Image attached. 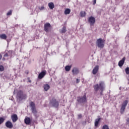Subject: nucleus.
I'll return each mask as SVG.
<instances>
[{
  "label": "nucleus",
  "instance_id": "nucleus-26",
  "mask_svg": "<svg viewBox=\"0 0 129 129\" xmlns=\"http://www.w3.org/2000/svg\"><path fill=\"white\" fill-rule=\"evenodd\" d=\"M4 121H5V118L3 117H0V124H2Z\"/></svg>",
  "mask_w": 129,
  "mask_h": 129
},
{
  "label": "nucleus",
  "instance_id": "nucleus-36",
  "mask_svg": "<svg viewBox=\"0 0 129 129\" xmlns=\"http://www.w3.org/2000/svg\"><path fill=\"white\" fill-rule=\"evenodd\" d=\"M95 4H96V0H94L93 3V5H95Z\"/></svg>",
  "mask_w": 129,
  "mask_h": 129
},
{
  "label": "nucleus",
  "instance_id": "nucleus-4",
  "mask_svg": "<svg viewBox=\"0 0 129 129\" xmlns=\"http://www.w3.org/2000/svg\"><path fill=\"white\" fill-rule=\"evenodd\" d=\"M50 105L53 106V107H58L59 106V102L55 100V98H53L50 101L49 103Z\"/></svg>",
  "mask_w": 129,
  "mask_h": 129
},
{
  "label": "nucleus",
  "instance_id": "nucleus-40",
  "mask_svg": "<svg viewBox=\"0 0 129 129\" xmlns=\"http://www.w3.org/2000/svg\"><path fill=\"white\" fill-rule=\"evenodd\" d=\"M29 82H31V81H29Z\"/></svg>",
  "mask_w": 129,
  "mask_h": 129
},
{
  "label": "nucleus",
  "instance_id": "nucleus-24",
  "mask_svg": "<svg viewBox=\"0 0 129 129\" xmlns=\"http://www.w3.org/2000/svg\"><path fill=\"white\" fill-rule=\"evenodd\" d=\"M86 15V13H85V12H84V11L81 12L80 14V16L82 18H83V17H85Z\"/></svg>",
  "mask_w": 129,
  "mask_h": 129
},
{
  "label": "nucleus",
  "instance_id": "nucleus-29",
  "mask_svg": "<svg viewBox=\"0 0 129 129\" xmlns=\"http://www.w3.org/2000/svg\"><path fill=\"white\" fill-rule=\"evenodd\" d=\"M12 13H13V11L12 10H10L7 13V16H12Z\"/></svg>",
  "mask_w": 129,
  "mask_h": 129
},
{
  "label": "nucleus",
  "instance_id": "nucleus-10",
  "mask_svg": "<svg viewBox=\"0 0 129 129\" xmlns=\"http://www.w3.org/2000/svg\"><path fill=\"white\" fill-rule=\"evenodd\" d=\"M5 125L8 128H12L13 126H14L13 123L11 121H7L5 123Z\"/></svg>",
  "mask_w": 129,
  "mask_h": 129
},
{
  "label": "nucleus",
  "instance_id": "nucleus-12",
  "mask_svg": "<svg viewBox=\"0 0 129 129\" xmlns=\"http://www.w3.org/2000/svg\"><path fill=\"white\" fill-rule=\"evenodd\" d=\"M73 75H77L79 74V69L77 68H74L72 71Z\"/></svg>",
  "mask_w": 129,
  "mask_h": 129
},
{
  "label": "nucleus",
  "instance_id": "nucleus-16",
  "mask_svg": "<svg viewBox=\"0 0 129 129\" xmlns=\"http://www.w3.org/2000/svg\"><path fill=\"white\" fill-rule=\"evenodd\" d=\"M24 121L26 124H30L31 123V119L29 117H26Z\"/></svg>",
  "mask_w": 129,
  "mask_h": 129
},
{
  "label": "nucleus",
  "instance_id": "nucleus-15",
  "mask_svg": "<svg viewBox=\"0 0 129 129\" xmlns=\"http://www.w3.org/2000/svg\"><path fill=\"white\" fill-rule=\"evenodd\" d=\"M11 118H12V121L13 122H16V121H17V120H18V115L16 114H14L12 115Z\"/></svg>",
  "mask_w": 129,
  "mask_h": 129
},
{
  "label": "nucleus",
  "instance_id": "nucleus-30",
  "mask_svg": "<svg viewBox=\"0 0 129 129\" xmlns=\"http://www.w3.org/2000/svg\"><path fill=\"white\" fill-rule=\"evenodd\" d=\"M39 9L40 10V11H43L45 9V7L42 6L41 7H39Z\"/></svg>",
  "mask_w": 129,
  "mask_h": 129
},
{
  "label": "nucleus",
  "instance_id": "nucleus-22",
  "mask_svg": "<svg viewBox=\"0 0 129 129\" xmlns=\"http://www.w3.org/2000/svg\"><path fill=\"white\" fill-rule=\"evenodd\" d=\"M70 12H71V10L69 9H67L64 11V15H69L70 14Z\"/></svg>",
  "mask_w": 129,
  "mask_h": 129
},
{
  "label": "nucleus",
  "instance_id": "nucleus-25",
  "mask_svg": "<svg viewBox=\"0 0 129 129\" xmlns=\"http://www.w3.org/2000/svg\"><path fill=\"white\" fill-rule=\"evenodd\" d=\"M125 71L126 74H127V75H128V74H129V68H128V67H127V68L125 69Z\"/></svg>",
  "mask_w": 129,
  "mask_h": 129
},
{
  "label": "nucleus",
  "instance_id": "nucleus-37",
  "mask_svg": "<svg viewBox=\"0 0 129 129\" xmlns=\"http://www.w3.org/2000/svg\"><path fill=\"white\" fill-rule=\"evenodd\" d=\"M102 92H103V91H101V92H100V94L101 95H102Z\"/></svg>",
  "mask_w": 129,
  "mask_h": 129
},
{
  "label": "nucleus",
  "instance_id": "nucleus-23",
  "mask_svg": "<svg viewBox=\"0 0 129 129\" xmlns=\"http://www.w3.org/2000/svg\"><path fill=\"white\" fill-rule=\"evenodd\" d=\"M70 69H71V66H67L65 67V70L66 71H67V72L70 71Z\"/></svg>",
  "mask_w": 129,
  "mask_h": 129
},
{
  "label": "nucleus",
  "instance_id": "nucleus-5",
  "mask_svg": "<svg viewBox=\"0 0 129 129\" xmlns=\"http://www.w3.org/2000/svg\"><path fill=\"white\" fill-rule=\"evenodd\" d=\"M127 103H128V101L126 100H124L123 102V103L121 104V106L120 108V113L121 114L124 112V110H125V107H126V106L127 105Z\"/></svg>",
  "mask_w": 129,
  "mask_h": 129
},
{
  "label": "nucleus",
  "instance_id": "nucleus-3",
  "mask_svg": "<svg viewBox=\"0 0 129 129\" xmlns=\"http://www.w3.org/2000/svg\"><path fill=\"white\" fill-rule=\"evenodd\" d=\"M96 44L97 47L98 48H100V49H102L103 47H104V42L103 41V40L101 38H99L97 40Z\"/></svg>",
  "mask_w": 129,
  "mask_h": 129
},
{
  "label": "nucleus",
  "instance_id": "nucleus-11",
  "mask_svg": "<svg viewBox=\"0 0 129 129\" xmlns=\"http://www.w3.org/2000/svg\"><path fill=\"white\" fill-rule=\"evenodd\" d=\"M98 70H99V66H96L93 69L92 73L93 75H95L97 72H98Z\"/></svg>",
  "mask_w": 129,
  "mask_h": 129
},
{
  "label": "nucleus",
  "instance_id": "nucleus-35",
  "mask_svg": "<svg viewBox=\"0 0 129 129\" xmlns=\"http://www.w3.org/2000/svg\"><path fill=\"white\" fill-rule=\"evenodd\" d=\"M9 54L8 53H6L5 55H4V57H9Z\"/></svg>",
  "mask_w": 129,
  "mask_h": 129
},
{
  "label": "nucleus",
  "instance_id": "nucleus-13",
  "mask_svg": "<svg viewBox=\"0 0 129 129\" xmlns=\"http://www.w3.org/2000/svg\"><path fill=\"white\" fill-rule=\"evenodd\" d=\"M46 75V71H43L38 75L39 79H42Z\"/></svg>",
  "mask_w": 129,
  "mask_h": 129
},
{
  "label": "nucleus",
  "instance_id": "nucleus-27",
  "mask_svg": "<svg viewBox=\"0 0 129 129\" xmlns=\"http://www.w3.org/2000/svg\"><path fill=\"white\" fill-rule=\"evenodd\" d=\"M102 129H109L108 125L105 124L103 126Z\"/></svg>",
  "mask_w": 129,
  "mask_h": 129
},
{
  "label": "nucleus",
  "instance_id": "nucleus-1",
  "mask_svg": "<svg viewBox=\"0 0 129 129\" xmlns=\"http://www.w3.org/2000/svg\"><path fill=\"white\" fill-rule=\"evenodd\" d=\"M94 89L95 91H98L100 90L101 91H103L105 89V83L104 81H100L99 84H97L94 86Z\"/></svg>",
  "mask_w": 129,
  "mask_h": 129
},
{
  "label": "nucleus",
  "instance_id": "nucleus-8",
  "mask_svg": "<svg viewBox=\"0 0 129 129\" xmlns=\"http://www.w3.org/2000/svg\"><path fill=\"white\" fill-rule=\"evenodd\" d=\"M88 22L90 23L91 26H93L95 23V18L91 16L89 18Z\"/></svg>",
  "mask_w": 129,
  "mask_h": 129
},
{
  "label": "nucleus",
  "instance_id": "nucleus-18",
  "mask_svg": "<svg viewBox=\"0 0 129 129\" xmlns=\"http://www.w3.org/2000/svg\"><path fill=\"white\" fill-rule=\"evenodd\" d=\"M43 88L45 91H48V89H50V85H49L48 84H45Z\"/></svg>",
  "mask_w": 129,
  "mask_h": 129
},
{
  "label": "nucleus",
  "instance_id": "nucleus-21",
  "mask_svg": "<svg viewBox=\"0 0 129 129\" xmlns=\"http://www.w3.org/2000/svg\"><path fill=\"white\" fill-rule=\"evenodd\" d=\"M0 38L3 40H6L7 39V35L5 34L0 35Z\"/></svg>",
  "mask_w": 129,
  "mask_h": 129
},
{
  "label": "nucleus",
  "instance_id": "nucleus-34",
  "mask_svg": "<svg viewBox=\"0 0 129 129\" xmlns=\"http://www.w3.org/2000/svg\"><path fill=\"white\" fill-rule=\"evenodd\" d=\"M79 82H80V80L77 79H76V83H79Z\"/></svg>",
  "mask_w": 129,
  "mask_h": 129
},
{
  "label": "nucleus",
  "instance_id": "nucleus-31",
  "mask_svg": "<svg viewBox=\"0 0 129 129\" xmlns=\"http://www.w3.org/2000/svg\"><path fill=\"white\" fill-rule=\"evenodd\" d=\"M0 71H4V67L2 65H0Z\"/></svg>",
  "mask_w": 129,
  "mask_h": 129
},
{
  "label": "nucleus",
  "instance_id": "nucleus-38",
  "mask_svg": "<svg viewBox=\"0 0 129 129\" xmlns=\"http://www.w3.org/2000/svg\"><path fill=\"white\" fill-rule=\"evenodd\" d=\"M2 55L0 54V60L2 59Z\"/></svg>",
  "mask_w": 129,
  "mask_h": 129
},
{
  "label": "nucleus",
  "instance_id": "nucleus-2",
  "mask_svg": "<svg viewBox=\"0 0 129 129\" xmlns=\"http://www.w3.org/2000/svg\"><path fill=\"white\" fill-rule=\"evenodd\" d=\"M27 97L26 94H24V93L22 91H19L17 92V98L20 99V100H23V99H26Z\"/></svg>",
  "mask_w": 129,
  "mask_h": 129
},
{
  "label": "nucleus",
  "instance_id": "nucleus-19",
  "mask_svg": "<svg viewBox=\"0 0 129 129\" xmlns=\"http://www.w3.org/2000/svg\"><path fill=\"white\" fill-rule=\"evenodd\" d=\"M67 31V30L66 29V27L63 26L62 28L59 31V32L61 33V34H64V33H66Z\"/></svg>",
  "mask_w": 129,
  "mask_h": 129
},
{
  "label": "nucleus",
  "instance_id": "nucleus-28",
  "mask_svg": "<svg viewBox=\"0 0 129 129\" xmlns=\"http://www.w3.org/2000/svg\"><path fill=\"white\" fill-rule=\"evenodd\" d=\"M8 54L9 55V56H10V57L12 56V54H13V51L12 50H9L8 52Z\"/></svg>",
  "mask_w": 129,
  "mask_h": 129
},
{
  "label": "nucleus",
  "instance_id": "nucleus-20",
  "mask_svg": "<svg viewBox=\"0 0 129 129\" xmlns=\"http://www.w3.org/2000/svg\"><path fill=\"white\" fill-rule=\"evenodd\" d=\"M100 118H98L95 119V126H97L98 125V123H99V121H100Z\"/></svg>",
  "mask_w": 129,
  "mask_h": 129
},
{
  "label": "nucleus",
  "instance_id": "nucleus-9",
  "mask_svg": "<svg viewBox=\"0 0 129 129\" xmlns=\"http://www.w3.org/2000/svg\"><path fill=\"white\" fill-rule=\"evenodd\" d=\"M50 28L51 24H50V23H46L44 24V31L46 32V33H48V32H49V30H50Z\"/></svg>",
  "mask_w": 129,
  "mask_h": 129
},
{
  "label": "nucleus",
  "instance_id": "nucleus-32",
  "mask_svg": "<svg viewBox=\"0 0 129 129\" xmlns=\"http://www.w3.org/2000/svg\"><path fill=\"white\" fill-rule=\"evenodd\" d=\"M126 121V124L129 126V117L127 118Z\"/></svg>",
  "mask_w": 129,
  "mask_h": 129
},
{
  "label": "nucleus",
  "instance_id": "nucleus-14",
  "mask_svg": "<svg viewBox=\"0 0 129 129\" xmlns=\"http://www.w3.org/2000/svg\"><path fill=\"white\" fill-rule=\"evenodd\" d=\"M124 61H125V57H123V58L119 61L118 66H119V67H122L123 64H124Z\"/></svg>",
  "mask_w": 129,
  "mask_h": 129
},
{
  "label": "nucleus",
  "instance_id": "nucleus-39",
  "mask_svg": "<svg viewBox=\"0 0 129 129\" xmlns=\"http://www.w3.org/2000/svg\"><path fill=\"white\" fill-rule=\"evenodd\" d=\"M13 94H15V91H14V92H13Z\"/></svg>",
  "mask_w": 129,
  "mask_h": 129
},
{
  "label": "nucleus",
  "instance_id": "nucleus-17",
  "mask_svg": "<svg viewBox=\"0 0 129 129\" xmlns=\"http://www.w3.org/2000/svg\"><path fill=\"white\" fill-rule=\"evenodd\" d=\"M48 7L50 10H53L55 8V5L53 2H50L48 3Z\"/></svg>",
  "mask_w": 129,
  "mask_h": 129
},
{
  "label": "nucleus",
  "instance_id": "nucleus-6",
  "mask_svg": "<svg viewBox=\"0 0 129 129\" xmlns=\"http://www.w3.org/2000/svg\"><path fill=\"white\" fill-rule=\"evenodd\" d=\"M30 106L31 107L32 113H33L35 116H37V113H38V111H37V109H36V106L35 105V103H34L33 102H31Z\"/></svg>",
  "mask_w": 129,
  "mask_h": 129
},
{
  "label": "nucleus",
  "instance_id": "nucleus-33",
  "mask_svg": "<svg viewBox=\"0 0 129 129\" xmlns=\"http://www.w3.org/2000/svg\"><path fill=\"white\" fill-rule=\"evenodd\" d=\"M78 117L79 119H80V118H81V117H82V115L81 114H80L78 115Z\"/></svg>",
  "mask_w": 129,
  "mask_h": 129
},
{
  "label": "nucleus",
  "instance_id": "nucleus-7",
  "mask_svg": "<svg viewBox=\"0 0 129 129\" xmlns=\"http://www.w3.org/2000/svg\"><path fill=\"white\" fill-rule=\"evenodd\" d=\"M78 102H79V103H85L87 101L86 100V95H84L82 97H78Z\"/></svg>",
  "mask_w": 129,
  "mask_h": 129
}]
</instances>
